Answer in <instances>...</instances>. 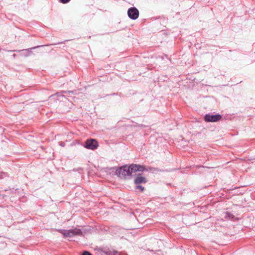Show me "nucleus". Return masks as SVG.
<instances>
[{"label": "nucleus", "instance_id": "obj_11", "mask_svg": "<svg viewBox=\"0 0 255 255\" xmlns=\"http://www.w3.org/2000/svg\"><path fill=\"white\" fill-rule=\"evenodd\" d=\"M70 0H59V1L63 3H66L68 2Z\"/></svg>", "mask_w": 255, "mask_h": 255}, {"label": "nucleus", "instance_id": "obj_12", "mask_svg": "<svg viewBox=\"0 0 255 255\" xmlns=\"http://www.w3.org/2000/svg\"><path fill=\"white\" fill-rule=\"evenodd\" d=\"M82 255H91V254H90L87 251H85L83 254Z\"/></svg>", "mask_w": 255, "mask_h": 255}, {"label": "nucleus", "instance_id": "obj_1", "mask_svg": "<svg viewBox=\"0 0 255 255\" xmlns=\"http://www.w3.org/2000/svg\"><path fill=\"white\" fill-rule=\"evenodd\" d=\"M58 231L61 233L65 238L73 237L76 235H82V231L80 229L77 228L71 229L70 230H59Z\"/></svg>", "mask_w": 255, "mask_h": 255}, {"label": "nucleus", "instance_id": "obj_6", "mask_svg": "<svg viewBox=\"0 0 255 255\" xmlns=\"http://www.w3.org/2000/svg\"><path fill=\"white\" fill-rule=\"evenodd\" d=\"M147 182L146 178L142 176L141 174H138L134 179V182L136 185L140 183H145Z\"/></svg>", "mask_w": 255, "mask_h": 255}, {"label": "nucleus", "instance_id": "obj_13", "mask_svg": "<svg viewBox=\"0 0 255 255\" xmlns=\"http://www.w3.org/2000/svg\"><path fill=\"white\" fill-rule=\"evenodd\" d=\"M59 144L61 146H65V143L64 142H61Z\"/></svg>", "mask_w": 255, "mask_h": 255}, {"label": "nucleus", "instance_id": "obj_2", "mask_svg": "<svg viewBox=\"0 0 255 255\" xmlns=\"http://www.w3.org/2000/svg\"><path fill=\"white\" fill-rule=\"evenodd\" d=\"M116 172L117 174L119 177L124 178H126L128 176H131L129 166H124L119 168V169L117 170Z\"/></svg>", "mask_w": 255, "mask_h": 255}, {"label": "nucleus", "instance_id": "obj_5", "mask_svg": "<svg viewBox=\"0 0 255 255\" xmlns=\"http://www.w3.org/2000/svg\"><path fill=\"white\" fill-rule=\"evenodd\" d=\"M222 117L219 114L212 115L210 114H207L204 117V119L207 122H216L221 120Z\"/></svg>", "mask_w": 255, "mask_h": 255}, {"label": "nucleus", "instance_id": "obj_16", "mask_svg": "<svg viewBox=\"0 0 255 255\" xmlns=\"http://www.w3.org/2000/svg\"><path fill=\"white\" fill-rule=\"evenodd\" d=\"M27 50L28 51V52H30L29 49H27Z\"/></svg>", "mask_w": 255, "mask_h": 255}, {"label": "nucleus", "instance_id": "obj_4", "mask_svg": "<svg viewBox=\"0 0 255 255\" xmlns=\"http://www.w3.org/2000/svg\"><path fill=\"white\" fill-rule=\"evenodd\" d=\"M128 14L130 19L135 20L138 17L139 11L135 7H132L128 8Z\"/></svg>", "mask_w": 255, "mask_h": 255}, {"label": "nucleus", "instance_id": "obj_10", "mask_svg": "<svg viewBox=\"0 0 255 255\" xmlns=\"http://www.w3.org/2000/svg\"><path fill=\"white\" fill-rule=\"evenodd\" d=\"M137 169H138L137 171H142L144 170V168L143 166L137 165Z\"/></svg>", "mask_w": 255, "mask_h": 255}, {"label": "nucleus", "instance_id": "obj_9", "mask_svg": "<svg viewBox=\"0 0 255 255\" xmlns=\"http://www.w3.org/2000/svg\"><path fill=\"white\" fill-rule=\"evenodd\" d=\"M135 188L136 189H139L141 192L144 190V187L141 185H139L138 184L136 185Z\"/></svg>", "mask_w": 255, "mask_h": 255}, {"label": "nucleus", "instance_id": "obj_3", "mask_svg": "<svg viewBox=\"0 0 255 255\" xmlns=\"http://www.w3.org/2000/svg\"><path fill=\"white\" fill-rule=\"evenodd\" d=\"M97 141L95 139H87L85 142V147L87 149L94 150L98 147Z\"/></svg>", "mask_w": 255, "mask_h": 255}, {"label": "nucleus", "instance_id": "obj_8", "mask_svg": "<svg viewBox=\"0 0 255 255\" xmlns=\"http://www.w3.org/2000/svg\"><path fill=\"white\" fill-rule=\"evenodd\" d=\"M6 177H7V173H6L5 172H0V179H3Z\"/></svg>", "mask_w": 255, "mask_h": 255}, {"label": "nucleus", "instance_id": "obj_15", "mask_svg": "<svg viewBox=\"0 0 255 255\" xmlns=\"http://www.w3.org/2000/svg\"><path fill=\"white\" fill-rule=\"evenodd\" d=\"M39 47V46H36V47H33V48H30V49H35L36 48H37V47Z\"/></svg>", "mask_w": 255, "mask_h": 255}, {"label": "nucleus", "instance_id": "obj_14", "mask_svg": "<svg viewBox=\"0 0 255 255\" xmlns=\"http://www.w3.org/2000/svg\"><path fill=\"white\" fill-rule=\"evenodd\" d=\"M228 216L229 217V218H231V214H230V213H226V216Z\"/></svg>", "mask_w": 255, "mask_h": 255}, {"label": "nucleus", "instance_id": "obj_7", "mask_svg": "<svg viewBox=\"0 0 255 255\" xmlns=\"http://www.w3.org/2000/svg\"><path fill=\"white\" fill-rule=\"evenodd\" d=\"M129 168L131 175L132 173H135L138 170L137 165L136 164H131L130 166H129Z\"/></svg>", "mask_w": 255, "mask_h": 255}]
</instances>
